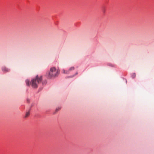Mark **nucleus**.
Segmentation results:
<instances>
[{"instance_id":"obj_1","label":"nucleus","mask_w":154,"mask_h":154,"mask_svg":"<svg viewBox=\"0 0 154 154\" xmlns=\"http://www.w3.org/2000/svg\"><path fill=\"white\" fill-rule=\"evenodd\" d=\"M42 76H38L37 75L35 78L31 80L30 83L29 80L28 79L26 80V82L27 85L29 86L30 84L33 88H36L42 83Z\"/></svg>"},{"instance_id":"obj_2","label":"nucleus","mask_w":154,"mask_h":154,"mask_svg":"<svg viewBox=\"0 0 154 154\" xmlns=\"http://www.w3.org/2000/svg\"><path fill=\"white\" fill-rule=\"evenodd\" d=\"M59 72L55 68L52 67L50 68L49 71L46 74V76L48 78H51L57 76L59 74Z\"/></svg>"},{"instance_id":"obj_3","label":"nucleus","mask_w":154,"mask_h":154,"mask_svg":"<svg viewBox=\"0 0 154 154\" xmlns=\"http://www.w3.org/2000/svg\"><path fill=\"white\" fill-rule=\"evenodd\" d=\"M2 70L3 71H5L6 72H8L9 71V69H8V68H6V67H3L2 69Z\"/></svg>"},{"instance_id":"obj_4","label":"nucleus","mask_w":154,"mask_h":154,"mask_svg":"<svg viewBox=\"0 0 154 154\" xmlns=\"http://www.w3.org/2000/svg\"><path fill=\"white\" fill-rule=\"evenodd\" d=\"M74 69V67H72L70 68L68 70V72L71 71L72 70H73Z\"/></svg>"},{"instance_id":"obj_5","label":"nucleus","mask_w":154,"mask_h":154,"mask_svg":"<svg viewBox=\"0 0 154 154\" xmlns=\"http://www.w3.org/2000/svg\"><path fill=\"white\" fill-rule=\"evenodd\" d=\"M29 112H26V115H25V117H28L29 115Z\"/></svg>"},{"instance_id":"obj_6","label":"nucleus","mask_w":154,"mask_h":154,"mask_svg":"<svg viewBox=\"0 0 154 154\" xmlns=\"http://www.w3.org/2000/svg\"><path fill=\"white\" fill-rule=\"evenodd\" d=\"M63 73L64 74H68L69 72L68 71H65L64 70H63Z\"/></svg>"},{"instance_id":"obj_7","label":"nucleus","mask_w":154,"mask_h":154,"mask_svg":"<svg viewBox=\"0 0 154 154\" xmlns=\"http://www.w3.org/2000/svg\"><path fill=\"white\" fill-rule=\"evenodd\" d=\"M60 109V108H57V109H56V111H58Z\"/></svg>"},{"instance_id":"obj_8","label":"nucleus","mask_w":154,"mask_h":154,"mask_svg":"<svg viewBox=\"0 0 154 154\" xmlns=\"http://www.w3.org/2000/svg\"><path fill=\"white\" fill-rule=\"evenodd\" d=\"M133 78H134V77H135V73H134V74H133Z\"/></svg>"}]
</instances>
